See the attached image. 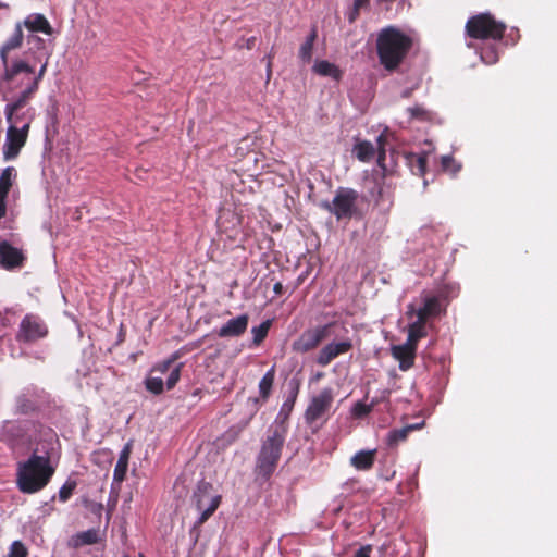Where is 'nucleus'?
<instances>
[{
	"instance_id": "1",
	"label": "nucleus",
	"mask_w": 557,
	"mask_h": 557,
	"mask_svg": "<svg viewBox=\"0 0 557 557\" xmlns=\"http://www.w3.org/2000/svg\"><path fill=\"white\" fill-rule=\"evenodd\" d=\"M49 58L50 53L44 50L39 49L37 53H28L26 50L21 58L1 62L3 71L0 73V100H9V95L15 90H24L30 86L38 88Z\"/></svg>"
},
{
	"instance_id": "2",
	"label": "nucleus",
	"mask_w": 557,
	"mask_h": 557,
	"mask_svg": "<svg viewBox=\"0 0 557 557\" xmlns=\"http://www.w3.org/2000/svg\"><path fill=\"white\" fill-rule=\"evenodd\" d=\"M57 445L55 432L45 430L42 445L35 446L32 456L17 466L16 481L21 492L33 494L48 484L54 473L50 458L54 455Z\"/></svg>"
},
{
	"instance_id": "3",
	"label": "nucleus",
	"mask_w": 557,
	"mask_h": 557,
	"mask_svg": "<svg viewBox=\"0 0 557 557\" xmlns=\"http://www.w3.org/2000/svg\"><path fill=\"white\" fill-rule=\"evenodd\" d=\"M287 429L278 424H270L261 441L256 459L255 473L258 480L268 481L274 473L284 448Z\"/></svg>"
},
{
	"instance_id": "4",
	"label": "nucleus",
	"mask_w": 557,
	"mask_h": 557,
	"mask_svg": "<svg viewBox=\"0 0 557 557\" xmlns=\"http://www.w3.org/2000/svg\"><path fill=\"white\" fill-rule=\"evenodd\" d=\"M412 46L411 38L394 26L383 28L376 39V51L383 67L393 72L399 67Z\"/></svg>"
},
{
	"instance_id": "5",
	"label": "nucleus",
	"mask_w": 557,
	"mask_h": 557,
	"mask_svg": "<svg viewBox=\"0 0 557 557\" xmlns=\"http://www.w3.org/2000/svg\"><path fill=\"white\" fill-rule=\"evenodd\" d=\"M45 430L52 429L33 420L5 421L2 436L13 448H29L42 445Z\"/></svg>"
},
{
	"instance_id": "6",
	"label": "nucleus",
	"mask_w": 557,
	"mask_h": 557,
	"mask_svg": "<svg viewBox=\"0 0 557 557\" xmlns=\"http://www.w3.org/2000/svg\"><path fill=\"white\" fill-rule=\"evenodd\" d=\"M220 504L221 495L215 493L213 485L209 482L200 481L191 495V505L199 512L194 528L202 525L214 513Z\"/></svg>"
},
{
	"instance_id": "7",
	"label": "nucleus",
	"mask_w": 557,
	"mask_h": 557,
	"mask_svg": "<svg viewBox=\"0 0 557 557\" xmlns=\"http://www.w3.org/2000/svg\"><path fill=\"white\" fill-rule=\"evenodd\" d=\"M21 24L24 25L28 32L26 35V50L28 53H37L40 49L51 54L47 40L38 35V33L46 36L52 35V26L46 16L41 13H30Z\"/></svg>"
},
{
	"instance_id": "8",
	"label": "nucleus",
	"mask_w": 557,
	"mask_h": 557,
	"mask_svg": "<svg viewBox=\"0 0 557 557\" xmlns=\"http://www.w3.org/2000/svg\"><path fill=\"white\" fill-rule=\"evenodd\" d=\"M333 401L334 391L332 387H324L313 395L304 413L306 424L313 430L321 428L330 417Z\"/></svg>"
},
{
	"instance_id": "9",
	"label": "nucleus",
	"mask_w": 557,
	"mask_h": 557,
	"mask_svg": "<svg viewBox=\"0 0 557 557\" xmlns=\"http://www.w3.org/2000/svg\"><path fill=\"white\" fill-rule=\"evenodd\" d=\"M506 25L496 21L490 13H480L466 23V33L474 39L499 40L503 38Z\"/></svg>"
},
{
	"instance_id": "10",
	"label": "nucleus",
	"mask_w": 557,
	"mask_h": 557,
	"mask_svg": "<svg viewBox=\"0 0 557 557\" xmlns=\"http://www.w3.org/2000/svg\"><path fill=\"white\" fill-rule=\"evenodd\" d=\"M38 88L32 86L24 90H15L16 94L9 95V100L4 107V116L8 123L11 122H30V117L26 116V112L29 111L27 108L32 98Z\"/></svg>"
},
{
	"instance_id": "11",
	"label": "nucleus",
	"mask_w": 557,
	"mask_h": 557,
	"mask_svg": "<svg viewBox=\"0 0 557 557\" xmlns=\"http://www.w3.org/2000/svg\"><path fill=\"white\" fill-rule=\"evenodd\" d=\"M18 124L20 123L16 122L8 123L5 141L2 148L3 159L5 161L14 160L26 143L29 121L24 122L21 127Z\"/></svg>"
},
{
	"instance_id": "12",
	"label": "nucleus",
	"mask_w": 557,
	"mask_h": 557,
	"mask_svg": "<svg viewBox=\"0 0 557 557\" xmlns=\"http://www.w3.org/2000/svg\"><path fill=\"white\" fill-rule=\"evenodd\" d=\"M358 193L351 188L339 187L333 201L324 207L333 213L337 220L351 218L357 210Z\"/></svg>"
},
{
	"instance_id": "13",
	"label": "nucleus",
	"mask_w": 557,
	"mask_h": 557,
	"mask_svg": "<svg viewBox=\"0 0 557 557\" xmlns=\"http://www.w3.org/2000/svg\"><path fill=\"white\" fill-rule=\"evenodd\" d=\"M443 310L444 309L440 296L423 292L421 294V305L416 307L414 304H409L407 306L406 313H417L418 315L430 320L440 315Z\"/></svg>"
},
{
	"instance_id": "14",
	"label": "nucleus",
	"mask_w": 557,
	"mask_h": 557,
	"mask_svg": "<svg viewBox=\"0 0 557 557\" xmlns=\"http://www.w3.org/2000/svg\"><path fill=\"white\" fill-rule=\"evenodd\" d=\"M48 333L46 324L36 315L27 314L20 323L18 339L35 342L45 337Z\"/></svg>"
},
{
	"instance_id": "15",
	"label": "nucleus",
	"mask_w": 557,
	"mask_h": 557,
	"mask_svg": "<svg viewBox=\"0 0 557 557\" xmlns=\"http://www.w3.org/2000/svg\"><path fill=\"white\" fill-rule=\"evenodd\" d=\"M352 153L357 157L358 160L362 162L371 161L375 153L377 154V164L385 169L384 159H385V149L383 147V135L377 137V147L375 148L371 141L368 140H359L354 145Z\"/></svg>"
},
{
	"instance_id": "16",
	"label": "nucleus",
	"mask_w": 557,
	"mask_h": 557,
	"mask_svg": "<svg viewBox=\"0 0 557 557\" xmlns=\"http://www.w3.org/2000/svg\"><path fill=\"white\" fill-rule=\"evenodd\" d=\"M177 358H178V354L174 352L168 359L156 363L150 370L151 374H158L160 376H162L163 374H165L166 372L170 371V374L165 382L166 389H169V391L174 388V386L180 381L181 371L184 366L183 362H180L173 367V364Z\"/></svg>"
},
{
	"instance_id": "17",
	"label": "nucleus",
	"mask_w": 557,
	"mask_h": 557,
	"mask_svg": "<svg viewBox=\"0 0 557 557\" xmlns=\"http://www.w3.org/2000/svg\"><path fill=\"white\" fill-rule=\"evenodd\" d=\"M327 326H320L305 331L298 339L293 343V350L305 354L314 349L326 336Z\"/></svg>"
},
{
	"instance_id": "18",
	"label": "nucleus",
	"mask_w": 557,
	"mask_h": 557,
	"mask_svg": "<svg viewBox=\"0 0 557 557\" xmlns=\"http://www.w3.org/2000/svg\"><path fill=\"white\" fill-rule=\"evenodd\" d=\"M24 260L22 249L12 246L8 240H0V268L14 270L21 268Z\"/></svg>"
},
{
	"instance_id": "19",
	"label": "nucleus",
	"mask_w": 557,
	"mask_h": 557,
	"mask_svg": "<svg viewBox=\"0 0 557 557\" xmlns=\"http://www.w3.org/2000/svg\"><path fill=\"white\" fill-rule=\"evenodd\" d=\"M352 347V344L349 339L341 341V342H332L325 345L319 352L317 357V363L325 367L333 359L337 358L341 355L348 352Z\"/></svg>"
},
{
	"instance_id": "20",
	"label": "nucleus",
	"mask_w": 557,
	"mask_h": 557,
	"mask_svg": "<svg viewBox=\"0 0 557 557\" xmlns=\"http://www.w3.org/2000/svg\"><path fill=\"white\" fill-rule=\"evenodd\" d=\"M249 317L248 314H239L233 319H230L226 323H224L218 331L216 334L219 337H238L243 335L248 327Z\"/></svg>"
},
{
	"instance_id": "21",
	"label": "nucleus",
	"mask_w": 557,
	"mask_h": 557,
	"mask_svg": "<svg viewBox=\"0 0 557 557\" xmlns=\"http://www.w3.org/2000/svg\"><path fill=\"white\" fill-rule=\"evenodd\" d=\"M417 345L413 343H409L408 339L406 343L392 347L393 357L399 361V369L401 371L409 370L414 360Z\"/></svg>"
},
{
	"instance_id": "22",
	"label": "nucleus",
	"mask_w": 557,
	"mask_h": 557,
	"mask_svg": "<svg viewBox=\"0 0 557 557\" xmlns=\"http://www.w3.org/2000/svg\"><path fill=\"white\" fill-rule=\"evenodd\" d=\"M410 320L408 324V342L418 344V342L428 335V329L430 326L429 320L424 319L417 313H407Z\"/></svg>"
},
{
	"instance_id": "23",
	"label": "nucleus",
	"mask_w": 557,
	"mask_h": 557,
	"mask_svg": "<svg viewBox=\"0 0 557 557\" xmlns=\"http://www.w3.org/2000/svg\"><path fill=\"white\" fill-rule=\"evenodd\" d=\"M15 178L16 170L13 166H7L0 175V219L7 213L5 200Z\"/></svg>"
},
{
	"instance_id": "24",
	"label": "nucleus",
	"mask_w": 557,
	"mask_h": 557,
	"mask_svg": "<svg viewBox=\"0 0 557 557\" xmlns=\"http://www.w3.org/2000/svg\"><path fill=\"white\" fill-rule=\"evenodd\" d=\"M23 30H22V24L17 23L15 25L13 34L10 36V38L3 44V46L0 49V59L1 62L12 61L16 57H11L10 52L14 49H17L21 47L23 42Z\"/></svg>"
},
{
	"instance_id": "25",
	"label": "nucleus",
	"mask_w": 557,
	"mask_h": 557,
	"mask_svg": "<svg viewBox=\"0 0 557 557\" xmlns=\"http://www.w3.org/2000/svg\"><path fill=\"white\" fill-rule=\"evenodd\" d=\"M376 449H361L350 458V466L358 471L370 470L375 461Z\"/></svg>"
},
{
	"instance_id": "26",
	"label": "nucleus",
	"mask_w": 557,
	"mask_h": 557,
	"mask_svg": "<svg viewBox=\"0 0 557 557\" xmlns=\"http://www.w3.org/2000/svg\"><path fill=\"white\" fill-rule=\"evenodd\" d=\"M132 444L127 443L120 451L117 462L113 471V481L122 483L126 476Z\"/></svg>"
},
{
	"instance_id": "27",
	"label": "nucleus",
	"mask_w": 557,
	"mask_h": 557,
	"mask_svg": "<svg viewBox=\"0 0 557 557\" xmlns=\"http://www.w3.org/2000/svg\"><path fill=\"white\" fill-rule=\"evenodd\" d=\"M370 195L375 199L377 205H384L385 202H387V205L392 203L391 187L385 184L383 176L375 180L373 187L370 189Z\"/></svg>"
},
{
	"instance_id": "28",
	"label": "nucleus",
	"mask_w": 557,
	"mask_h": 557,
	"mask_svg": "<svg viewBox=\"0 0 557 557\" xmlns=\"http://www.w3.org/2000/svg\"><path fill=\"white\" fill-rule=\"evenodd\" d=\"M312 71L323 77H331L334 81H339L342 77V71L337 65L326 60L315 61Z\"/></svg>"
},
{
	"instance_id": "29",
	"label": "nucleus",
	"mask_w": 557,
	"mask_h": 557,
	"mask_svg": "<svg viewBox=\"0 0 557 557\" xmlns=\"http://www.w3.org/2000/svg\"><path fill=\"white\" fill-rule=\"evenodd\" d=\"M295 398L296 396L294 395L283 403L280 412L271 424H278L280 426H285L288 430L287 420L293 410Z\"/></svg>"
},
{
	"instance_id": "30",
	"label": "nucleus",
	"mask_w": 557,
	"mask_h": 557,
	"mask_svg": "<svg viewBox=\"0 0 557 557\" xmlns=\"http://www.w3.org/2000/svg\"><path fill=\"white\" fill-rule=\"evenodd\" d=\"M317 39V29L312 28L306 40L299 48L298 55L304 62H309L312 58L313 45Z\"/></svg>"
},
{
	"instance_id": "31",
	"label": "nucleus",
	"mask_w": 557,
	"mask_h": 557,
	"mask_svg": "<svg viewBox=\"0 0 557 557\" xmlns=\"http://www.w3.org/2000/svg\"><path fill=\"white\" fill-rule=\"evenodd\" d=\"M75 546L91 545L99 541V531L96 529H89L84 532L77 533L74 537Z\"/></svg>"
},
{
	"instance_id": "32",
	"label": "nucleus",
	"mask_w": 557,
	"mask_h": 557,
	"mask_svg": "<svg viewBox=\"0 0 557 557\" xmlns=\"http://www.w3.org/2000/svg\"><path fill=\"white\" fill-rule=\"evenodd\" d=\"M36 407L35 400L28 393H21L15 399V410L20 413H27Z\"/></svg>"
},
{
	"instance_id": "33",
	"label": "nucleus",
	"mask_w": 557,
	"mask_h": 557,
	"mask_svg": "<svg viewBox=\"0 0 557 557\" xmlns=\"http://www.w3.org/2000/svg\"><path fill=\"white\" fill-rule=\"evenodd\" d=\"M146 389L154 395H160L164 391V382L162 376L149 374L145 380Z\"/></svg>"
},
{
	"instance_id": "34",
	"label": "nucleus",
	"mask_w": 557,
	"mask_h": 557,
	"mask_svg": "<svg viewBox=\"0 0 557 557\" xmlns=\"http://www.w3.org/2000/svg\"><path fill=\"white\" fill-rule=\"evenodd\" d=\"M376 405L375 400H372L370 404H366L363 401H357L351 406L350 413L356 419H361L368 416L374 406Z\"/></svg>"
},
{
	"instance_id": "35",
	"label": "nucleus",
	"mask_w": 557,
	"mask_h": 557,
	"mask_svg": "<svg viewBox=\"0 0 557 557\" xmlns=\"http://www.w3.org/2000/svg\"><path fill=\"white\" fill-rule=\"evenodd\" d=\"M274 382V367L265 372L259 382V393L263 398H267L271 392Z\"/></svg>"
},
{
	"instance_id": "36",
	"label": "nucleus",
	"mask_w": 557,
	"mask_h": 557,
	"mask_svg": "<svg viewBox=\"0 0 557 557\" xmlns=\"http://www.w3.org/2000/svg\"><path fill=\"white\" fill-rule=\"evenodd\" d=\"M410 432V428H401L391 430L386 435V444L388 446H396L399 442L405 441Z\"/></svg>"
},
{
	"instance_id": "37",
	"label": "nucleus",
	"mask_w": 557,
	"mask_h": 557,
	"mask_svg": "<svg viewBox=\"0 0 557 557\" xmlns=\"http://www.w3.org/2000/svg\"><path fill=\"white\" fill-rule=\"evenodd\" d=\"M426 161H428L426 154H419V156L412 154L409 158V163H410L412 173L418 174V175H423L425 173V169H426Z\"/></svg>"
},
{
	"instance_id": "38",
	"label": "nucleus",
	"mask_w": 557,
	"mask_h": 557,
	"mask_svg": "<svg viewBox=\"0 0 557 557\" xmlns=\"http://www.w3.org/2000/svg\"><path fill=\"white\" fill-rule=\"evenodd\" d=\"M270 326L271 321L267 320L258 326H253L251 329L252 341L255 345H259L267 337Z\"/></svg>"
},
{
	"instance_id": "39",
	"label": "nucleus",
	"mask_w": 557,
	"mask_h": 557,
	"mask_svg": "<svg viewBox=\"0 0 557 557\" xmlns=\"http://www.w3.org/2000/svg\"><path fill=\"white\" fill-rule=\"evenodd\" d=\"M8 557H27L25 545L20 541H14L10 546Z\"/></svg>"
},
{
	"instance_id": "40",
	"label": "nucleus",
	"mask_w": 557,
	"mask_h": 557,
	"mask_svg": "<svg viewBox=\"0 0 557 557\" xmlns=\"http://www.w3.org/2000/svg\"><path fill=\"white\" fill-rule=\"evenodd\" d=\"M481 61L485 64H495L498 61V54L495 47H491L485 51L480 52Z\"/></svg>"
},
{
	"instance_id": "41",
	"label": "nucleus",
	"mask_w": 557,
	"mask_h": 557,
	"mask_svg": "<svg viewBox=\"0 0 557 557\" xmlns=\"http://www.w3.org/2000/svg\"><path fill=\"white\" fill-rule=\"evenodd\" d=\"M442 168L446 172L456 174L460 170V164H458L450 156H443Z\"/></svg>"
},
{
	"instance_id": "42",
	"label": "nucleus",
	"mask_w": 557,
	"mask_h": 557,
	"mask_svg": "<svg viewBox=\"0 0 557 557\" xmlns=\"http://www.w3.org/2000/svg\"><path fill=\"white\" fill-rule=\"evenodd\" d=\"M458 286L455 284H448L444 288H442L436 295L440 296V299L443 301L448 298H454L458 295Z\"/></svg>"
},
{
	"instance_id": "43",
	"label": "nucleus",
	"mask_w": 557,
	"mask_h": 557,
	"mask_svg": "<svg viewBox=\"0 0 557 557\" xmlns=\"http://www.w3.org/2000/svg\"><path fill=\"white\" fill-rule=\"evenodd\" d=\"M75 487V482H65L59 490V499L63 503L66 502L72 496Z\"/></svg>"
},
{
	"instance_id": "44",
	"label": "nucleus",
	"mask_w": 557,
	"mask_h": 557,
	"mask_svg": "<svg viewBox=\"0 0 557 557\" xmlns=\"http://www.w3.org/2000/svg\"><path fill=\"white\" fill-rule=\"evenodd\" d=\"M408 112L410 113V115L412 117H417V119H423L426 114V111L424 110L423 107L421 106H413L411 108H408Z\"/></svg>"
},
{
	"instance_id": "45",
	"label": "nucleus",
	"mask_w": 557,
	"mask_h": 557,
	"mask_svg": "<svg viewBox=\"0 0 557 557\" xmlns=\"http://www.w3.org/2000/svg\"><path fill=\"white\" fill-rule=\"evenodd\" d=\"M255 44H256V37H249V38H242L237 41V46L239 48H246V49H252L255 47Z\"/></svg>"
},
{
	"instance_id": "46",
	"label": "nucleus",
	"mask_w": 557,
	"mask_h": 557,
	"mask_svg": "<svg viewBox=\"0 0 557 557\" xmlns=\"http://www.w3.org/2000/svg\"><path fill=\"white\" fill-rule=\"evenodd\" d=\"M372 546L363 545L355 554V557H371Z\"/></svg>"
},
{
	"instance_id": "47",
	"label": "nucleus",
	"mask_w": 557,
	"mask_h": 557,
	"mask_svg": "<svg viewBox=\"0 0 557 557\" xmlns=\"http://www.w3.org/2000/svg\"><path fill=\"white\" fill-rule=\"evenodd\" d=\"M362 7H355L350 10V12L348 13L347 15V18L350 23L355 22L356 18L358 17L359 15V10L361 9Z\"/></svg>"
},
{
	"instance_id": "48",
	"label": "nucleus",
	"mask_w": 557,
	"mask_h": 557,
	"mask_svg": "<svg viewBox=\"0 0 557 557\" xmlns=\"http://www.w3.org/2000/svg\"><path fill=\"white\" fill-rule=\"evenodd\" d=\"M282 290H283V285H282V283H280V282L275 283V284H274V286H273V292H274L276 295H278V294H281V293H282Z\"/></svg>"
},
{
	"instance_id": "49",
	"label": "nucleus",
	"mask_w": 557,
	"mask_h": 557,
	"mask_svg": "<svg viewBox=\"0 0 557 557\" xmlns=\"http://www.w3.org/2000/svg\"><path fill=\"white\" fill-rule=\"evenodd\" d=\"M424 424V422H420V423H416V424H409V425H406L405 428H410V432L413 431V430H417V429H420L422 428Z\"/></svg>"
},
{
	"instance_id": "50",
	"label": "nucleus",
	"mask_w": 557,
	"mask_h": 557,
	"mask_svg": "<svg viewBox=\"0 0 557 557\" xmlns=\"http://www.w3.org/2000/svg\"><path fill=\"white\" fill-rule=\"evenodd\" d=\"M355 7H366L369 3V0H355Z\"/></svg>"
},
{
	"instance_id": "51",
	"label": "nucleus",
	"mask_w": 557,
	"mask_h": 557,
	"mask_svg": "<svg viewBox=\"0 0 557 557\" xmlns=\"http://www.w3.org/2000/svg\"><path fill=\"white\" fill-rule=\"evenodd\" d=\"M432 231H433V228H432V227H429V226H426V227H422V228H421V234H423V235H425V236H426V235H429Z\"/></svg>"
},
{
	"instance_id": "52",
	"label": "nucleus",
	"mask_w": 557,
	"mask_h": 557,
	"mask_svg": "<svg viewBox=\"0 0 557 557\" xmlns=\"http://www.w3.org/2000/svg\"><path fill=\"white\" fill-rule=\"evenodd\" d=\"M271 70H270V63L268 64V77L270 76Z\"/></svg>"
},
{
	"instance_id": "53",
	"label": "nucleus",
	"mask_w": 557,
	"mask_h": 557,
	"mask_svg": "<svg viewBox=\"0 0 557 557\" xmlns=\"http://www.w3.org/2000/svg\"><path fill=\"white\" fill-rule=\"evenodd\" d=\"M404 96H405V97H408V96H409V92H408V91L404 92Z\"/></svg>"
}]
</instances>
